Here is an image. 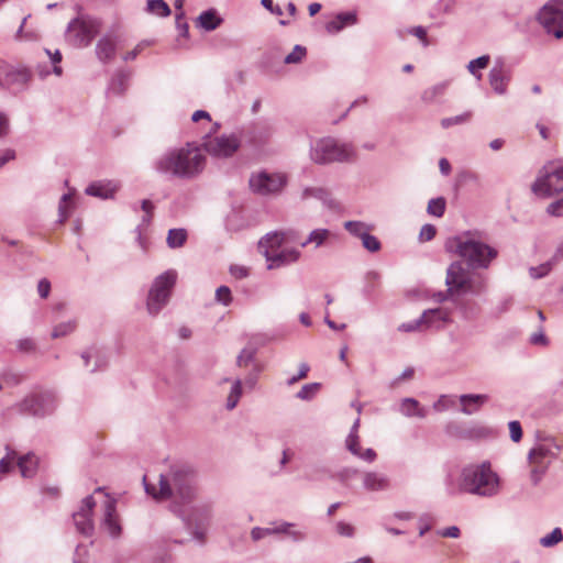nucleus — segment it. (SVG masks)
Returning a JSON list of instances; mask_svg holds the SVG:
<instances>
[{"label": "nucleus", "mask_w": 563, "mask_h": 563, "mask_svg": "<svg viewBox=\"0 0 563 563\" xmlns=\"http://www.w3.org/2000/svg\"><path fill=\"white\" fill-rule=\"evenodd\" d=\"M143 483L145 492L154 499L170 500L173 514H181V505H191L197 496L196 472L185 463H175L159 474L158 486L147 483L145 476Z\"/></svg>", "instance_id": "1"}, {"label": "nucleus", "mask_w": 563, "mask_h": 563, "mask_svg": "<svg viewBox=\"0 0 563 563\" xmlns=\"http://www.w3.org/2000/svg\"><path fill=\"white\" fill-rule=\"evenodd\" d=\"M205 167L206 156L202 150L192 143L167 151L154 164L157 173L186 180L198 177Z\"/></svg>", "instance_id": "2"}, {"label": "nucleus", "mask_w": 563, "mask_h": 563, "mask_svg": "<svg viewBox=\"0 0 563 563\" xmlns=\"http://www.w3.org/2000/svg\"><path fill=\"white\" fill-rule=\"evenodd\" d=\"M446 251L463 258L472 269H487L498 256V251L476 239L471 232H464L446 242Z\"/></svg>", "instance_id": "3"}, {"label": "nucleus", "mask_w": 563, "mask_h": 563, "mask_svg": "<svg viewBox=\"0 0 563 563\" xmlns=\"http://www.w3.org/2000/svg\"><path fill=\"white\" fill-rule=\"evenodd\" d=\"M459 490L482 497L495 496L499 490V477L489 462L468 465L461 472Z\"/></svg>", "instance_id": "4"}, {"label": "nucleus", "mask_w": 563, "mask_h": 563, "mask_svg": "<svg viewBox=\"0 0 563 563\" xmlns=\"http://www.w3.org/2000/svg\"><path fill=\"white\" fill-rule=\"evenodd\" d=\"M309 156L318 165L349 163L356 158V150L352 143H342L332 136H325L311 143Z\"/></svg>", "instance_id": "5"}, {"label": "nucleus", "mask_w": 563, "mask_h": 563, "mask_svg": "<svg viewBox=\"0 0 563 563\" xmlns=\"http://www.w3.org/2000/svg\"><path fill=\"white\" fill-rule=\"evenodd\" d=\"M445 284L451 295L478 296L486 290V278L482 274L471 273L461 262H453L446 271Z\"/></svg>", "instance_id": "6"}, {"label": "nucleus", "mask_w": 563, "mask_h": 563, "mask_svg": "<svg viewBox=\"0 0 563 563\" xmlns=\"http://www.w3.org/2000/svg\"><path fill=\"white\" fill-rule=\"evenodd\" d=\"M175 515L181 519L196 541L201 544L206 542L207 531L212 518L211 504L181 505V514Z\"/></svg>", "instance_id": "7"}, {"label": "nucleus", "mask_w": 563, "mask_h": 563, "mask_svg": "<svg viewBox=\"0 0 563 563\" xmlns=\"http://www.w3.org/2000/svg\"><path fill=\"white\" fill-rule=\"evenodd\" d=\"M534 195L549 198L563 191V165L556 162L547 163L538 173L531 185Z\"/></svg>", "instance_id": "8"}, {"label": "nucleus", "mask_w": 563, "mask_h": 563, "mask_svg": "<svg viewBox=\"0 0 563 563\" xmlns=\"http://www.w3.org/2000/svg\"><path fill=\"white\" fill-rule=\"evenodd\" d=\"M176 280L177 273L173 269L164 272L154 279L146 301L150 314L156 316L167 305Z\"/></svg>", "instance_id": "9"}, {"label": "nucleus", "mask_w": 563, "mask_h": 563, "mask_svg": "<svg viewBox=\"0 0 563 563\" xmlns=\"http://www.w3.org/2000/svg\"><path fill=\"white\" fill-rule=\"evenodd\" d=\"M560 448L553 443H541L531 449L528 453V461L531 466L530 479L538 485L547 473L551 462L556 457Z\"/></svg>", "instance_id": "10"}, {"label": "nucleus", "mask_w": 563, "mask_h": 563, "mask_svg": "<svg viewBox=\"0 0 563 563\" xmlns=\"http://www.w3.org/2000/svg\"><path fill=\"white\" fill-rule=\"evenodd\" d=\"M101 26L98 19L81 15L71 20L67 26L66 38L74 46H88Z\"/></svg>", "instance_id": "11"}, {"label": "nucleus", "mask_w": 563, "mask_h": 563, "mask_svg": "<svg viewBox=\"0 0 563 563\" xmlns=\"http://www.w3.org/2000/svg\"><path fill=\"white\" fill-rule=\"evenodd\" d=\"M56 407L57 399L52 391L31 394L15 405L20 413L36 418H44L52 415Z\"/></svg>", "instance_id": "12"}, {"label": "nucleus", "mask_w": 563, "mask_h": 563, "mask_svg": "<svg viewBox=\"0 0 563 563\" xmlns=\"http://www.w3.org/2000/svg\"><path fill=\"white\" fill-rule=\"evenodd\" d=\"M538 21L548 34L560 40L563 37V0H552L538 13Z\"/></svg>", "instance_id": "13"}, {"label": "nucleus", "mask_w": 563, "mask_h": 563, "mask_svg": "<svg viewBox=\"0 0 563 563\" xmlns=\"http://www.w3.org/2000/svg\"><path fill=\"white\" fill-rule=\"evenodd\" d=\"M202 146L213 157L228 158L238 152L241 146V140L236 133L221 134L207 139Z\"/></svg>", "instance_id": "14"}, {"label": "nucleus", "mask_w": 563, "mask_h": 563, "mask_svg": "<svg viewBox=\"0 0 563 563\" xmlns=\"http://www.w3.org/2000/svg\"><path fill=\"white\" fill-rule=\"evenodd\" d=\"M249 184L253 192L267 196L280 192L287 184V178L278 173L260 172L250 177Z\"/></svg>", "instance_id": "15"}, {"label": "nucleus", "mask_w": 563, "mask_h": 563, "mask_svg": "<svg viewBox=\"0 0 563 563\" xmlns=\"http://www.w3.org/2000/svg\"><path fill=\"white\" fill-rule=\"evenodd\" d=\"M238 135L241 144L245 143L251 147L258 148L269 142L273 135V128L266 122H251L244 125Z\"/></svg>", "instance_id": "16"}, {"label": "nucleus", "mask_w": 563, "mask_h": 563, "mask_svg": "<svg viewBox=\"0 0 563 563\" xmlns=\"http://www.w3.org/2000/svg\"><path fill=\"white\" fill-rule=\"evenodd\" d=\"M266 258L267 268L276 269L296 263L300 258V251L295 247H272L265 244L260 247Z\"/></svg>", "instance_id": "17"}, {"label": "nucleus", "mask_w": 563, "mask_h": 563, "mask_svg": "<svg viewBox=\"0 0 563 563\" xmlns=\"http://www.w3.org/2000/svg\"><path fill=\"white\" fill-rule=\"evenodd\" d=\"M31 79L32 73L29 68L2 64V87L21 92L29 87Z\"/></svg>", "instance_id": "18"}, {"label": "nucleus", "mask_w": 563, "mask_h": 563, "mask_svg": "<svg viewBox=\"0 0 563 563\" xmlns=\"http://www.w3.org/2000/svg\"><path fill=\"white\" fill-rule=\"evenodd\" d=\"M96 506L93 496H87L82 499L81 505L77 511L73 514V520L79 533L90 537L93 533L95 526L92 520V512Z\"/></svg>", "instance_id": "19"}, {"label": "nucleus", "mask_w": 563, "mask_h": 563, "mask_svg": "<svg viewBox=\"0 0 563 563\" xmlns=\"http://www.w3.org/2000/svg\"><path fill=\"white\" fill-rule=\"evenodd\" d=\"M448 321V314L442 311V309H429L426 310L420 318L401 323L398 327V330L401 332H415L421 330L422 328H430L435 324V322L444 323Z\"/></svg>", "instance_id": "20"}, {"label": "nucleus", "mask_w": 563, "mask_h": 563, "mask_svg": "<svg viewBox=\"0 0 563 563\" xmlns=\"http://www.w3.org/2000/svg\"><path fill=\"white\" fill-rule=\"evenodd\" d=\"M106 497L107 499L103 506V518L101 526L112 538H118L120 537L122 529L117 515V501L115 499L109 498L108 495Z\"/></svg>", "instance_id": "21"}, {"label": "nucleus", "mask_w": 563, "mask_h": 563, "mask_svg": "<svg viewBox=\"0 0 563 563\" xmlns=\"http://www.w3.org/2000/svg\"><path fill=\"white\" fill-rule=\"evenodd\" d=\"M511 80V71L506 69L500 63L495 65L488 74V81L493 90L497 95H505L507 92V86Z\"/></svg>", "instance_id": "22"}, {"label": "nucleus", "mask_w": 563, "mask_h": 563, "mask_svg": "<svg viewBox=\"0 0 563 563\" xmlns=\"http://www.w3.org/2000/svg\"><path fill=\"white\" fill-rule=\"evenodd\" d=\"M287 243H299V234L294 230L276 231L267 233L258 243L260 247H264L265 244L272 247H282Z\"/></svg>", "instance_id": "23"}, {"label": "nucleus", "mask_w": 563, "mask_h": 563, "mask_svg": "<svg viewBox=\"0 0 563 563\" xmlns=\"http://www.w3.org/2000/svg\"><path fill=\"white\" fill-rule=\"evenodd\" d=\"M363 488L367 492H383L390 488L389 477L380 472L368 471L362 474Z\"/></svg>", "instance_id": "24"}, {"label": "nucleus", "mask_w": 563, "mask_h": 563, "mask_svg": "<svg viewBox=\"0 0 563 563\" xmlns=\"http://www.w3.org/2000/svg\"><path fill=\"white\" fill-rule=\"evenodd\" d=\"M118 38L114 35L106 34L96 45V55L102 63H108L115 56Z\"/></svg>", "instance_id": "25"}, {"label": "nucleus", "mask_w": 563, "mask_h": 563, "mask_svg": "<svg viewBox=\"0 0 563 563\" xmlns=\"http://www.w3.org/2000/svg\"><path fill=\"white\" fill-rule=\"evenodd\" d=\"M118 189L119 185L112 180L95 181L86 188L85 192L88 196L109 199L113 197Z\"/></svg>", "instance_id": "26"}, {"label": "nucleus", "mask_w": 563, "mask_h": 563, "mask_svg": "<svg viewBox=\"0 0 563 563\" xmlns=\"http://www.w3.org/2000/svg\"><path fill=\"white\" fill-rule=\"evenodd\" d=\"M275 534H284L288 537L292 542H302L307 539V533L302 530L297 529V525L288 521L273 522Z\"/></svg>", "instance_id": "27"}, {"label": "nucleus", "mask_w": 563, "mask_h": 563, "mask_svg": "<svg viewBox=\"0 0 563 563\" xmlns=\"http://www.w3.org/2000/svg\"><path fill=\"white\" fill-rule=\"evenodd\" d=\"M346 449L356 457L367 462L372 463L376 460L377 454L373 449H366L362 450L360 444V437L358 435H347L345 440Z\"/></svg>", "instance_id": "28"}, {"label": "nucleus", "mask_w": 563, "mask_h": 563, "mask_svg": "<svg viewBox=\"0 0 563 563\" xmlns=\"http://www.w3.org/2000/svg\"><path fill=\"white\" fill-rule=\"evenodd\" d=\"M309 198H314L322 201V203L330 209H335L339 207V203L331 197L330 192L322 187L305 188L301 194V199L306 200Z\"/></svg>", "instance_id": "29"}, {"label": "nucleus", "mask_w": 563, "mask_h": 563, "mask_svg": "<svg viewBox=\"0 0 563 563\" xmlns=\"http://www.w3.org/2000/svg\"><path fill=\"white\" fill-rule=\"evenodd\" d=\"M488 400L487 395L464 394L460 396L461 411L465 415H473Z\"/></svg>", "instance_id": "30"}, {"label": "nucleus", "mask_w": 563, "mask_h": 563, "mask_svg": "<svg viewBox=\"0 0 563 563\" xmlns=\"http://www.w3.org/2000/svg\"><path fill=\"white\" fill-rule=\"evenodd\" d=\"M222 22L223 19L217 13V11L214 9H209L199 14L196 20V25L197 27L210 32L219 27Z\"/></svg>", "instance_id": "31"}, {"label": "nucleus", "mask_w": 563, "mask_h": 563, "mask_svg": "<svg viewBox=\"0 0 563 563\" xmlns=\"http://www.w3.org/2000/svg\"><path fill=\"white\" fill-rule=\"evenodd\" d=\"M16 464L20 468L21 475L25 478H31L36 473L38 461L33 453H27L20 456Z\"/></svg>", "instance_id": "32"}, {"label": "nucleus", "mask_w": 563, "mask_h": 563, "mask_svg": "<svg viewBox=\"0 0 563 563\" xmlns=\"http://www.w3.org/2000/svg\"><path fill=\"white\" fill-rule=\"evenodd\" d=\"M401 412L407 417L424 418L428 415L426 408H421L413 398H405L400 405Z\"/></svg>", "instance_id": "33"}, {"label": "nucleus", "mask_w": 563, "mask_h": 563, "mask_svg": "<svg viewBox=\"0 0 563 563\" xmlns=\"http://www.w3.org/2000/svg\"><path fill=\"white\" fill-rule=\"evenodd\" d=\"M331 235L328 229H316L311 231L305 241L300 242V246L305 247L309 243H313L316 247L322 246Z\"/></svg>", "instance_id": "34"}, {"label": "nucleus", "mask_w": 563, "mask_h": 563, "mask_svg": "<svg viewBox=\"0 0 563 563\" xmlns=\"http://www.w3.org/2000/svg\"><path fill=\"white\" fill-rule=\"evenodd\" d=\"M187 241V231L185 229H170L167 234V245L170 249L181 247Z\"/></svg>", "instance_id": "35"}, {"label": "nucleus", "mask_w": 563, "mask_h": 563, "mask_svg": "<svg viewBox=\"0 0 563 563\" xmlns=\"http://www.w3.org/2000/svg\"><path fill=\"white\" fill-rule=\"evenodd\" d=\"M146 10L162 18L169 16L172 13L169 5L164 0H148Z\"/></svg>", "instance_id": "36"}, {"label": "nucleus", "mask_w": 563, "mask_h": 563, "mask_svg": "<svg viewBox=\"0 0 563 563\" xmlns=\"http://www.w3.org/2000/svg\"><path fill=\"white\" fill-rule=\"evenodd\" d=\"M129 80V74L124 71L118 73L111 80L109 90L114 95H121L125 91Z\"/></svg>", "instance_id": "37"}, {"label": "nucleus", "mask_w": 563, "mask_h": 563, "mask_svg": "<svg viewBox=\"0 0 563 563\" xmlns=\"http://www.w3.org/2000/svg\"><path fill=\"white\" fill-rule=\"evenodd\" d=\"M241 396H242V382H241V379H235L231 386L230 394L227 398V405H225L227 409L233 410L236 407Z\"/></svg>", "instance_id": "38"}, {"label": "nucleus", "mask_w": 563, "mask_h": 563, "mask_svg": "<svg viewBox=\"0 0 563 563\" xmlns=\"http://www.w3.org/2000/svg\"><path fill=\"white\" fill-rule=\"evenodd\" d=\"M446 208V200L443 197L432 198L428 202L427 212L430 216L441 218Z\"/></svg>", "instance_id": "39"}, {"label": "nucleus", "mask_w": 563, "mask_h": 563, "mask_svg": "<svg viewBox=\"0 0 563 563\" xmlns=\"http://www.w3.org/2000/svg\"><path fill=\"white\" fill-rule=\"evenodd\" d=\"M446 87L448 85L445 82L434 85L422 92L421 99L424 102H433L439 96L444 93Z\"/></svg>", "instance_id": "40"}, {"label": "nucleus", "mask_w": 563, "mask_h": 563, "mask_svg": "<svg viewBox=\"0 0 563 563\" xmlns=\"http://www.w3.org/2000/svg\"><path fill=\"white\" fill-rule=\"evenodd\" d=\"M563 540V532L560 528H554L549 534L540 539V544L543 548H551L556 545Z\"/></svg>", "instance_id": "41"}, {"label": "nucleus", "mask_w": 563, "mask_h": 563, "mask_svg": "<svg viewBox=\"0 0 563 563\" xmlns=\"http://www.w3.org/2000/svg\"><path fill=\"white\" fill-rule=\"evenodd\" d=\"M343 227L353 236L362 235L364 231H371L373 229L362 221H345Z\"/></svg>", "instance_id": "42"}, {"label": "nucleus", "mask_w": 563, "mask_h": 563, "mask_svg": "<svg viewBox=\"0 0 563 563\" xmlns=\"http://www.w3.org/2000/svg\"><path fill=\"white\" fill-rule=\"evenodd\" d=\"M321 385L319 383H310L306 384L301 387V389L296 394V397L301 400H310L312 399L317 393L319 391Z\"/></svg>", "instance_id": "43"}, {"label": "nucleus", "mask_w": 563, "mask_h": 563, "mask_svg": "<svg viewBox=\"0 0 563 563\" xmlns=\"http://www.w3.org/2000/svg\"><path fill=\"white\" fill-rule=\"evenodd\" d=\"M7 454L0 460V474H5L11 471L13 462L18 459V453L5 446Z\"/></svg>", "instance_id": "44"}, {"label": "nucleus", "mask_w": 563, "mask_h": 563, "mask_svg": "<svg viewBox=\"0 0 563 563\" xmlns=\"http://www.w3.org/2000/svg\"><path fill=\"white\" fill-rule=\"evenodd\" d=\"M490 60V57L488 55H482L475 59H472L468 65L467 69L471 74L475 75L477 78H481V74L476 75V69H484L488 66Z\"/></svg>", "instance_id": "45"}, {"label": "nucleus", "mask_w": 563, "mask_h": 563, "mask_svg": "<svg viewBox=\"0 0 563 563\" xmlns=\"http://www.w3.org/2000/svg\"><path fill=\"white\" fill-rule=\"evenodd\" d=\"M471 117H472L471 112H465V113H462V114H459L455 117L443 118L441 120V126L443 129H449L453 125L463 124V123H466L471 119Z\"/></svg>", "instance_id": "46"}, {"label": "nucleus", "mask_w": 563, "mask_h": 563, "mask_svg": "<svg viewBox=\"0 0 563 563\" xmlns=\"http://www.w3.org/2000/svg\"><path fill=\"white\" fill-rule=\"evenodd\" d=\"M76 328L75 321H67L57 324L52 332V338L57 339L67 335L68 333H71Z\"/></svg>", "instance_id": "47"}, {"label": "nucleus", "mask_w": 563, "mask_h": 563, "mask_svg": "<svg viewBox=\"0 0 563 563\" xmlns=\"http://www.w3.org/2000/svg\"><path fill=\"white\" fill-rule=\"evenodd\" d=\"M307 54V49L306 47L301 46V45H295V47L292 48V52L289 53L284 62L286 64H297V63H300L302 60V58L306 56Z\"/></svg>", "instance_id": "48"}, {"label": "nucleus", "mask_w": 563, "mask_h": 563, "mask_svg": "<svg viewBox=\"0 0 563 563\" xmlns=\"http://www.w3.org/2000/svg\"><path fill=\"white\" fill-rule=\"evenodd\" d=\"M551 269H552V261H549L539 266L531 267L529 269V273L532 278L539 279V278L547 276Z\"/></svg>", "instance_id": "49"}, {"label": "nucleus", "mask_w": 563, "mask_h": 563, "mask_svg": "<svg viewBox=\"0 0 563 563\" xmlns=\"http://www.w3.org/2000/svg\"><path fill=\"white\" fill-rule=\"evenodd\" d=\"M216 300L223 306H229L232 301L231 290L228 286H220L216 290Z\"/></svg>", "instance_id": "50"}, {"label": "nucleus", "mask_w": 563, "mask_h": 563, "mask_svg": "<svg viewBox=\"0 0 563 563\" xmlns=\"http://www.w3.org/2000/svg\"><path fill=\"white\" fill-rule=\"evenodd\" d=\"M274 531V526L273 527H267V528H261V527H254L252 530H251V538L253 541H260L262 539H264L265 537L267 536H273L275 534Z\"/></svg>", "instance_id": "51"}, {"label": "nucleus", "mask_w": 563, "mask_h": 563, "mask_svg": "<svg viewBox=\"0 0 563 563\" xmlns=\"http://www.w3.org/2000/svg\"><path fill=\"white\" fill-rule=\"evenodd\" d=\"M362 245L364 249H366L368 252H372V253L378 252L382 247L379 240L372 234H369L368 236H365V240L362 243Z\"/></svg>", "instance_id": "52"}, {"label": "nucleus", "mask_w": 563, "mask_h": 563, "mask_svg": "<svg viewBox=\"0 0 563 563\" xmlns=\"http://www.w3.org/2000/svg\"><path fill=\"white\" fill-rule=\"evenodd\" d=\"M255 351L253 349H243L238 356L236 364L245 366L254 360Z\"/></svg>", "instance_id": "53"}, {"label": "nucleus", "mask_w": 563, "mask_h": 563, "mask_svg": "<svg viewBox=\"0 0 563 563\" xmlns=\"http://www.w3.org/2000/svg\"><path fill=\"white\" fill-rule=\"evenodd\" d=\"M509 433H510V439L514 441V442H519L522 438V429H521V424L519 421H510L509 424Z\"/></svg>", "instance_id": "54"}, {"label": "nucleus", "mask_w": 563, "mask_h": 563, "mask_svg": "<svg viewBox=\"0 0 563 563\" xmlns=\"http://www.w3.org/2000/svg\"><path fill=\"white\" fill-rule=\"evenodd\" d=\"M529 341L532 345L547 346L549 344V339L545 336L542 327L538 332L531 334Z\"/></svg>", "instance_id": "55"}, {"label": "nucleus", "mask_w": 563, "mask_h": 563, "mask_svg": "<svg viewBox=\"0 0 563 563\" xmlns=\"http://www.w3.org/2000/svg\"><path fill=\"white\" fill-rule=\"evenodd\" d=\"M437 234V229L432 224H424L422 225L420 233H419V240L420 241H431Z\"/></svg>", "instance_id": "56"}, {"label": "nucleus", "mask_w": 563, "mask_h": 563, "mask_svg": "<svg viewBox=\"0 0 563 563\" xmlns=\"http://www.w3.org/2000/svg\"><path fill=\"white\" fill-rule=\"evenodd\" d=\"M310 367L307 363H301L300 366H299V372L296 373L295 376H292L291 378H289L287 380V384L290 386V385H294L296 384L297 382H299L300 379H303L307 377L308 375V372H309Z\"/></svg>", "instance_id": "57"}, {"label": "nucleus", "mask_w": 563, "mask_h": 563, "mask_svg": "<svg viewBox=\"0 0 563 563\" xmlns=\"http://www.w3.org/2000/svg\"><path fill=\"white\" fill-rule=\"evenodd\" d=\"M547 212L553 217H563V197L550 203L547 208Z\"/></svg>", "instance_id": "58"}, {"label": "nucleus", "mask_w": 563, "mask_h": 563, "mask_svg": "<svg viewBox=\"0 0 563 563\" xmlns=\"http://www.w3.org/2000/svg\"><path fill=\"white\" fill-rule=\"evenodd\" d=\"M336 532L340 536L352 538L354 536V527L350 523H346L344 521H339L336 523Z\"/></svg>", "instance_id": "59"}, {"label": "nucleus", "mask_w": 563, "mask_h": 563, "mask_svg": "<svg viewBox=\"0 0 563 563\" xmlns=\"http://www.w3.org/2000/svg\"><path fill=\"white\" fill-rule=\"evenodd\" d=\"M336 16L344 25V27L347 25H354L357 22V15L355 12H341Z\"/></svg>", "instance_id": "60"}, {"label": "nucleus", "mask_w": 563, "mask_h": 563, "mask_svg": "<svg viewBox=\"0 0 563 563\" xmlns=\"http://www.w3.org/2000/svg\"><path fill=\"white\" fill-rule=\"evenodd\" d=\"M92 358L95 360V365L90 368L91 373H95L107 365V358L96 349H93Z\"/></svg>", "instance_id": "61"}, {"label": "nucleus", "mask_w": 563, "mask_h": 563, "mask_svg": "<svg viewBox=\"0 0 563 563\" xmlns=\"http://www.w3.org/2000/svg\"><path fill=\"white\" fill-rule=\"evenodd\" d=\"M409 33L416 37H418L423 46H428L429 45V41H428V37H427V31L423 26H413L409 30Z\"/></svg>", "instance_id": "62"}, {"label": "nucleus", "mask_w": 563, "mask_h": 563, "mask_svg": "<svg viewBox=\"0 0 563 563\" xmlns=\"http://www.w3.org/2000/svg\"><path fill=\"white\" fill-rule=\"evenodd\" d=\"M438 534L443 538H459L461 534L460 528L456 526L446 527L438 531Z\"/></svg>", "instance_id": "63"}, {"label": "nucleus", "mask_w": 563, "mask_h": 563, "mask_svg": "<svg viewBox=\"0 0 563 563\" xmlns=\"http://www.w3.org/2000/svg\"><path fill=\"white\" fill-rule=\"evenodd\" d=\"M37 291L41 298H47L51 291L49 280L42 278L37 284Z\"/></svg>", "instance_id": "64"}]
</instances>
